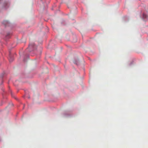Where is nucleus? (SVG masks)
<instances>
[{"mask_svg": "<svg viewBox=\"0 0 148 148\" xmlns=\"http://www.w3.org/2000/svg\"><path fill=\"white\" fill-rule=\"evenodd\" d=\"M34 43H32L30 44L29 45V48H32L33 47H34Z\"/></svg>", "mask_w": 148, "mask_h": 148, "instance_id": "nucleus-1", "label": "nucleus"}, {"mask_svg": "<svg viewBox=\"0 0 148 148\" xmlns=\"http://www.w3.org/2000/svg\"><path fill=\"white\" fill-rule=\"evenodd\" d=\"M3 23L6 26L8 25L9 23L8 21H3Z\"/></svg>", "mask_w": 148, "mask_h": 148, "instance_id": "nucleus-2", "label": "nucleus"}, {"mask_svg": "<svg viewBox=\"0 0 148 148\" xmlns=\"http://www.w3.org/2000/svg\"><path fill=\"white\" fill-rule=\"evenodd\" d=\"M147 16L145 14H143V18L145 20V18H147Z\"/></svg>", "mask_w": 148, "mask_h": 148, "instance_id": "nucleus-3", "label": "nucleus"}, {"mask_svg": "<svg viewBox=\"0 0 148 148\" xmlns=\"http://www.w3.org/2000/svg\"><path fill=\"white\" fill-rule=\"evenodd\" d=\"M10 35V34H7V35L6 36V37H8V36L9 35Z\"/></svg>", "mask_w": 148, "mask_h": 148, "instance_id": "nucleus-4", "label": "nucleus"}, {"mask_svg": "<svg viewBox=\"0 0 148 148\" xmlns=\"http://www.w3.org/2000/svg\"><path fill=\"white\" fill-rule=\"evenodd\" d=\"M9 61H10V62L11 60H10V59L9 60Z\"/></svg>", "mask_w": 148, "mask_h": 148, "instance_id": "nucleus-5", "label": "nucleus"}]
</instances>
